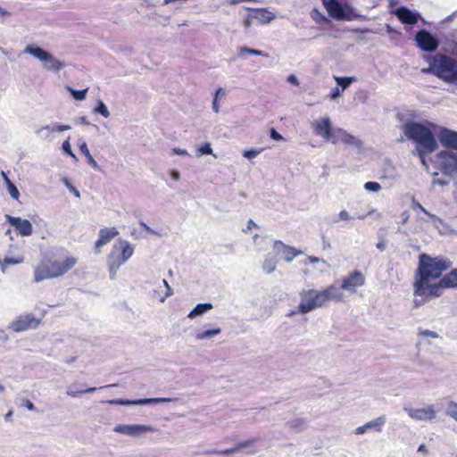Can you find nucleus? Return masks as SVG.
I'll use <instances>...</instances> for the list:
<instances>
[{
	"label": "nucleus",
	"instance_id": "6e6552de",
	"mask_svg": "<svg viewBox=\"0 0 457 457\" xmlns=\"http://www.w3.org/2000/svg\"><path fill=\"white\" fill-rule=\"evenodd\" d=\"M311 126L314 134L321 137L325 141H329L333 144L338 143V138L336 137V129H333L328 117L315 120L312 122Z\"/></svg>",
	"mask_w": 457,
	"mask_h": 457
},
{
	"label": "nucleus",
	"instance_id": "aec40b11",
	"mask_svg": "<svg viewBox=\"0 0 457 457\" xmlns=\"http://www.w3.org/2000/svg\"><path fill=\"white\" fill-rule=\"evenodd\" d=\"M274 248L277 249L278 251H280L284 259L287 261V262H291L293 261L296 256L300 255L303 253L302 251L300 250H297L296 248L293 247V246H290V245H287L286 244H284L282 241L280 240H276L274 242Z\"/></svg>",
	"mask_w": 457,
	"mask_h": 457
},
{
	"label": "nucleus",
	"instance_id": "6e6d98bb",
	"mask_svg": "<svg viewBox=\"0 0 457 457\" xmlns=\"http://www.w3.org/2000/svg\"><path fill=\"white\" fill-rule=\"evenodd\" d=\"M256 0H229L230 4H237L241 2H255Z\"/></svg>",
	"mask_w": 457,
	"mask_h": 457
},
{
	"label": "nucleus",
	"instance_id": "2eb2a0df",
	"mask_svg": "<svg viewBox=\"0 0 457 457\" xmlns=\"http://www.w3.org/2000/svg\"><path fill=\"white\" fill-rule=\"evenodd\" d=\"M5 218L21 236L29 237L32 234L33 228L29 220H23L20 217H12L11 215H6Z\"/></svg>",
	"mask_w": 457,
	"mask_h": 457
},
{
	"label": "nucleus",
	"instance_id": "20e7f679",
	"mask_svg": "<svg viewBox=\"0 0 457 457\" xmlns=\"http://www.w3.org/2000/svg\"><path fill=\"white\" fill-rule=\"evenodd\" d=\"M405 136L417 144V152L422 164L426 167L425 156L437 148L436 137L431 129L419 122H407L403 127Z\"/></svg>",
	"mask_w": 457,
	"mask_h": 457
},
{
	"label": "nucleus",
	"instance_id": "a19ab883",
	"mask_svg": "<svg viewBox=\"0 0 457 457\" xmlns=\"http://www.w3.org/2000/svg\"><path fill=\"white\" fill-rule=\"evenodd\" d=\"M270 137L276 141L283 139V137L273 128L270 129Z\"/></svg>",
	"mask_w": 457,
	"mask_h": 457
},
{
	"label": "nucleus",
	"instance_id": "bb28decb",
	"mask_svg": "<svg viewBox=\"0 0 457 457\" xmlns=\"http://www.w3.org/2000/svg\"><path fill=\"white\" fill-rule=\"evenodd\" d=\"M2 174H3V177L7 184V188H8L9 194L11 195V196L13 199L18 200L19 196H20V192H19L18 188L12 183V181L9 179V178L7 177V175L4 172H2Z\"/></svg>",
	"mask_w": 457,
	"mask_h": 457
},
{
	"label": "nucleus",
	"instance_id": "79ce46f5",
	"mask_svg": "<svg viewBox=\"0 0 457 457\" xmlns=\"http://www.w3.org/2000/svg\"><path fill=\"white\" fill-rule=\"evenodd\" d=\"M87 160V162L93 167V168H97L98 167V164L97 162H96V160L94 159V157L91 155L90 153H88V154H86L85 155Z\"/></svg>",
	"mask_w": 457,
	"mask_h": 457
},
{
	"label": "nucleus",
	"instance_id": "39448f33",
	"mask_svg": "<svg viewBox=\"0 0 457 457\" xmlns=\"http://www.w3.org/2000/svg\"><path fill=\"white\" fill-rule=\"evenodd\" d=\"M429 67L423 69L425 73H433L447 82L457 80V62L444 54H436L428 58Z\"/></svg>",
	"mask_w": 457,
	"mask_h": 457
},
{
	"label": "nucleus",
	"instance_id": "37998d69",
	"mask_svg": "<svg viewBox=\"0 0 457 457\" xmlns=\"http://www.w3.org/2000/svg\"><path fill=\"white\" fill-rule=\"evenodd\" d=\"M340 95H341V91H340V89H339L338 87H334V88L331 90L330 94H329V97H330L331 99H336V98L339 97V96H340Z\"/></svg>",
	"mask_w": 457,
	"mask_h": 457
},
{
	"label": "nucleus",
	"instance_id": "13d9d810",
	"mask_svg": "<svg viewBox=\"0 0 457 457\" xmlns=\"http://www.w3.org/2000/svg\"><path fill=\"white\" fill-rule=\"evenodd\" d=\"M415 205L417 208H419L424 213H426L428 215L429 214L428 212L420 203H417Z\"/></svg>",
	"mask_w": 457,
	"mask_h": 457
},
{
	"label": "nucleus",
	"instance_id": "603ef678",
	"mask_svg": "<svg viewBox=\"0 0 457 457\" xmlns=\"http://www.w3.org/2000/svg\"><path fill=\"white\" fill-rule=\"evenodd\" d=\"M212 109L215 112H220V105L218 104V99L214 98L212 102Z\"/></svg>",
	"mask_w": 457,
	"mask_h": 457
},
{
	"label": "nucleus",
	"instance_id": "f03ea898",
	"mask_svg": "<svg viewBox=\"0 0 457 457\" xmlns=\"http://www.w3.org/2000/svg\"><path fill=\"white\" fill-rule=\"evenodd\" d=\"M453 262L446 256H431L422 253L418 257V267L414 273L413 294L423 302L433 299V287L437 286L443 274L450 270Z\"/></svg>",
	"mask_w": 457,
	"mask_h": 457
},
{
	"label": "nucleus",
	"instance_id": "5fc2aeb1",
	"mask_svg": "<svg viewBox=\"0 0 457 457\" xmlns=\"http://www.w3.org/2000/svg\"><path fill=\"white\" fill-rule=\"evenodd\" d=\"M418 452L422 453L424 454H427L428 453V449H427L426 445L422 444V445H420L419 446Z\"/></svg>",
	"mask_w": 457,
	"mask_h": 457
},
{
	"label": "nucleus",
	"instance_id": "6ab92c4d",
	"mask_svg": "<svg viewBox=\"0 0 457 457\" xmlns=\"http://www.w3.org/2000/svg\"><path fill=\"white\" fill-rule=\"evenodd\" d=\"M408 414L416 420H432L436 418V411L432 405L426 408L409 409Z\"/></svg>",
	"mask_w": 457,
	"mask_h": 457
},
{
	"label": "nucleus",
	"instance_id": "a211bd4d",
	"mask_svg": "<svg viewBox=\"0 0 457 457\" xmlns=\"http://www.w3.org/2000/svg\"><path fill=\"white\" fill-rule=\"evenodd\" d=\"M395 14L403 24L414 25L420 19V14L411 11L405 6H401L395 11Z\"/></svg>",
	"mask_w": 457,
	"mask_h": 457
},
{
	"label": "nucleus",
	"instance_id": "052dcab7",
	"mask_svg": "<svg viewBox=\"0 0 457 457\" xmlns=\"http://www.w3.org/2000/svg\"><path fill=\"white\" fill-rule=\"evenodd\" d=\"M309 259L313 263L319 262V261H320L318 257H313V256H310Z\"/></svg>",
	"mask_w": 457,
	"mask_h": 457
},
{
	"label": "nucleus",
	"instance_id": "e2e57ef3",
	"mask_svg": "<svg viewBox=\"0 0 457 457\" xmlns=\"http://www.w3.org/2000/svg\"><path fill=\"white\" fill-rule=\"evenodd\" d=\"M253 21V20H248V16H247V17H246V19H245V25L246 27L250 26V24H251V21Z\"/></svg>",
	"mask_w": 457,
	"mask_h": 457
},
{
	"label": "nucleus",
	"instance_id": "c85d7f7f",
	"mask_svg": "<svg viewBox=\"0 0 457 457\" xmlns=\"http://www.w3.org/2000/svg\"><path fill=\"white\" fill-rule=\"evenodd\" d=\"M220 333V328H212V329H207V330H204L201 333H198L196 335V338L197 339H204V338H209V337H214L218 334Z\"/></svg>",
	"mask_w": 457,
	"mask_h": 457
},
{
	"label": "nucleus",
	"instance_id": "c756f323",
	"mask_svg": "<svg viewBox=\"0 0 457 457\" xmlns=\"http://www.w3.org/2000/svg\"><path fill=\"white\" fill-rule=\"evenodd\" d=\"M384 423H385V418L378 417V419L366 423V427H368V428H376L377 431H380Z\"/></svg>",
	"mask_w": 457,
	"mask_h": 457
},
{
	"label": "nucleus",
	"instance_id": "09e8293b",
	"mask_svg": "<svg viewBox=\"0 0 457 457\" xmlns=\"http://www.w3.org/2000/svg\"><path fill=\"white\" fill-rule=\"evenodd\" d=\"M340 220H347L350 219L348 212L345 210L341 211L338 214Z\"/></svg>",
	"mask_w": 457,
	"mask_h": 457
},
{
	"label": "nucleus",
	"instance_id": "bf43d9fd",
	"mask_svg": "<svg viewBox=\"0 0 457 457\" xmlns=\"http://www.w3.org/2000/svg\"><path fill=\"white\" fill-rule=\"evenodd\" d=\"M13 414V411L12 410H10L5 415H4V420L6 421L10 420Z\"/></svg>",
	"mask_w": 457,
	"mask_h": 457
},
{
	"label": "nucleus",
	"instance_id": "f8f14e48",
	"mask_svg": "<svg viewBox=\"0 0 457 457\" xmlns=\"http://www.w3.org/2000/svg\"><path fill=\"white\" fill-rule=\"evenodd\" d=\"M436 157L443 173L447 175L457 174V154L442 151Z\"/></svg>",
	"mask_w": 457,
	"mask_h": 457
},
{
	"label": "nucleus",
	"instance_id": "e433bc0d",
	"mask_svg": "<svg viewBox=\"0 0 457 457\" xmlns=\"http://www.w3.org/2000/svg\"><path fill=\"white\" fill-rule=\"evenodd\" d=\"M62 150L67 154H69L70 156H71L72 158L76 159V155L74 154V153L72 152L71 150V144L69 142V140H65L63 143H62Z\"/></svg>",
	"mask_w": 457,
	"mask_h": 457
},
{
	"label": "nucleus",
	"instance_id": "9d476101",
	"mask_svg": "<svg viewBox=\"0 0 457 457\" xmlns=\"http://www.w3.org/2000/svg\"><path fill=\"white\" fill-rule=\"evenodd\" d=\"M417 46L423 52H435L439 46V40L426 29L419 30L415 35Z\"/></svg>",
	"mask_w": 457,
	"mask_h": 457
},
{
	"label": "nucleus",
	"instance_id": "b1692460",
	"mask_svg": "<svg viewBox=\"0 0 457 457\" xmlns=\"http://www.w3.org/2000/svg\"><path fill=\"white\" fill-rule=\"evenodd\" d=\"M212 309V304L209 303H199L197 304L187 315L188 318L194 319L199 315L204 314V312Z\"/></svg>",
	"mask_w": 457,
	"mask_h": 457
},
{
	"label": "nucleus",
	"instance_id": "cd10ccee",
	"mask_svg": "<svg viewBox=\"0 0 457 457\" xmlns=\"http://www.w3.org/2000/svg\"><path fill=\"white\" fill-rule=\"evenodd\" d=\"M335 79L342 90L347 88L355 80L353 77H335Z\"/></svg>",
	"mask_w": 457,
	"mask_h": 457
},
{
	"label": "nucleus",
	"instance_id": "423d86ee",
	"mask_svg": "<svg viewBox=\"0 0 457 457\" xmlns=\"http://www.w3.org/2000/svg\"><path fill=\"white\" fill-rule=\"evenodd\" d=\"M134 249L126 240L115 244L107 257L108 270L111 278H115L117 271L133 254Z\"/></svg>",
	"mask_w": 457,
	"mask_h": 457
},
{
	"label": "nucleus",
	"instance_id": "864d4df0",
	"mask_svg": "<svg viewBox=\"0 0 457 457\" xmlns=\"http://www.w3.org/2000/svg\"><path fill=\"white\" fill-rule=\"evenodd\" d=\"M69 129H71L70 125H59L56 127L57 131H64V130H69Z\"/></svg>",
	"mask_w": 457,
	"mask_h": 457
},
{
	"label": "nucleus",
	"instance_id": "a18cd8bd",
	"mask_svg": "<svg viewBox=\"0 0 457 457\" xmlns=\"http://www.w3.org/2000/svg\"><path fill=\"white\" fill-rule=\"evenodd\" d=\"M79 151L84 155L88 154V153H90L86 142H83L79 145Z\"/></svg>",
	"mask_w": 457,
	"mask_h": 457
},
{
	"label": "nucleus",
	"instance_id": "ea45409f",
	"mask_svg": "<svg viewBox=\"0 0 457 457\" xmlns=\"http://www.w3.org/2000/svg\"><path fill=\"white\" fill-rule=\"evenodd\" d=\"M200 152L202 154H212V149L210 144L206 143L201 146Z\"/></svg>",
	"mask_w": 457,
	"mask_h": 457
},
{
	"label": "nucleus",
	"instance_id": "4d7b16f0",
	"mask_svg": "<svg viewBox=\"0 0 457 457\" xmlns=\"http://www.w3.org/2000/svg\"><path fill=\"white\" fill-rule=\"evenodd\" d=\"M368 428V427H366V424L361 426V427H359L357 429H356V433L357 434H362L366 431V429Z\"/></svg>",
	"mask_w": 457,
	"mask_h": 457
},
{
	"label": "nucleus",
	"instance_id": "2f4dec72",
	"mask_svg": "<svg viewBox=\"0 0 457 457\" xmlns=\"http://www.w3.org/2000/svg\"><path fill=\"white\" fill-rule=\"evenodd\" d=\"M96 390V387H89L87 389H82V390H77V391H74L72 389H69L67 391V395L71 396V397H78L79 395H81L83 394L93 393Z\"/></svg>",
	"mask_w": 457,
	"mask_h": 457
},
{
	"label": "nucleus",
	"instance_id": "7c9ffc66",
	"mask_svg": "<svg viewBox=\"0 0 457 457\" xmlns=\"http://www.w3.org/2000/svg\"><path fill=\"white\" fill-rule=\"evenodd\" d=\"M277 262L274 259H265L262 264V268L267 273H271L275 270Z\"/></svg>",
	"mask_w": 457,
	"mask_h": 457
},
{
	"label": "nucleus",
	"instance_id": "a878e982",
	"mask_svg": "<svg viewBox=\"0 0 457 457\" xmlns=\"http://www.w3.org/2000/svg\"><path fill=\"white\" fill-rule=\"evenodd\" d=\"M22 261H23L22 257H20V258L4 257L3 259L0 258V267H1L2 270L4 271L8 266L21 263V262H22Z\"/></svg>",
	"mask_w": 457,
	"mask_h": 457
},
{
	"label": "nucleus",
	"instance_id": "ddd939ff",
	"mask_svg": "<svg viewBox=\"0 0 457 457\" xmlns=\"http://www.w3.org/2000/svg\"><path fill=\"white\" fill-rule=\"evenodd\" d=\"M41 322L40 319L36 318L32 313H27L19 316L11 324V328L15 332H21L31 328H36Z\"/></svg>",
	"mask_w": 457,
	"mask_h": 457
},
{
	"label": "nucleus",
	"instance_id": "5701e85b",
	"mask_svg": "<svg viewBox=\"0 0 457 457\" xmlns=\"http://www.w3.org/2000/svg\"><path fill=\"white\" fill-rule=\"evenodd\" d=\"M439 139L443 145L457 150V132L450 129H443Z\"/></svg>",
	"mask_w": 457,
	"mask_h": 457
},
{
	"label": "nucleus",
	"instance_id": "774afa93",
	"mask_svg": "<svg viewBox=\"0 0 457 457\" xmlns=\"http://www.w3.org/2000/svg\"><path fill=\"white\" fill-rule=\"evenodd\" d=\"M74 191H75V193H76V195H78V196H79V191H77L76 189H74Z\"/></svg>",
	"mask_w": 457,
	"mask_h": 457
},
{
	"label": "nucleus",
	"instance_id": "0e129e2a",
	"mask_svg": "<svg viewBox=\"0 0 457 457\" xmlns=\"http://www.w3.org/2000/svg\"><path fill=\"white\" fill-rule=\"evenodd\" d=\"M172 176L174 177V179H179V172L178 171H172Z\"/></svg>",
	"mask_w": 457,
	"mask_h": 457
},
{
	"label": "nucleus",
	"instance_id": "412c9836",
	"mask_svg": "<svg viewBox=\"0 0 457 457\" xmlns=\"http://www.w3.org/2000/svg\"><path fill=\"white\" fill-rule=\"evenodd\" d=\"M251 14L248 15V20H256L262 24H266L274 20L275 15L263 8H248Z\"/></svg>",
	"mask_w": 457,
	"mask_h": 457
},
{
	"label": "nucleus",
	"instance_id": "338daca9",
	"mask_svg": "<svg viewBox=\"0 0 457 457\" xmlns=\"http://www.w3.org/2000/svg\"><path fill=\"white\" fill-rule=\"evenodd\" d=\"M163 283L165 284V286H166L168 288H170V287H169V285H168V282H167L166 280H163Z\"/></svg>",
	"mask_w": 457,
	"mask_h": 457
},
{
	"label": "nucleus",
	"instance_id": "f704fd0d",
	"mask_svg": "<svg viewBox=\"0 0 457 457\" xmlns=\"http://www.w3.org/2000/svg\"><path fill=\"white\" fill-rule=\"evenodd\" d=\"M96 112H99L101 115H103L104 118H108L110 116V112L108 111V108L103 102H99L97 107L96 108Z\"/></svg>",
	"mask_w": 457,
	"mask_h": 457
},
{
	"label": "nucleus",
	"instance_id": "4be33fe9",
	"mask_svg": "<svg viewBox=\"0 0 457 457\" xmlns=\"http://www.w3.org/2000/svg\"><path fill=\"white\" fill-rule=\"evenodd\" d=\"M255 442V439H250L246 441H243L238 443L235 447L225 449V450H208L204 453L211 455V454H219V455H228L231 453H235L237 452H239L240 450L251 446Z\"/></svg>",
	"mask_w": 457,
	"mask_h": 457
},
{
	"label": "nucleus",
	"instance_id": "f257e3e1",
	"mask_svg": "<svg viewBox=\"0 0 457 457\" xmlns=\"http://www.w3.org/2000/svg\"><path fill=\"white\" fill-rule=\"evenodd\" d=\"M366 282L364 274L358 270H354L342 278L340 287L329 285L322 290L309 289L300 293L301 302L295 312H292L290 315L296 312L305 314L315 309L321 308L329 301L341 303L345 301L343 291L355 294L357 289L363 287Z\"/></svg>",
	"mask_w": 457,
	"mask_h": 457
},
{
	"label": "nucleus",
	"instance_id": "4c0bfd02",
	"mask_svg": "<svg viewBox=\"0 0 457 457\" xmlns=\"http://www.w3.org/2000/svg\"><path fill=\"white\" fill-rule=\"evenodd\" d=\"M241 53H247L249 54H253V55H263L262 52L261 50H257V49H252V48H248L246 46H244L240 49Z\"/></svg>",
	"mask_w": 457,
	"mask_h": 457
},
{
	"label": "nucleus",
	"instance_id": "0eeeda50",
	"mask_svg": "<svg viewBox=\"0 0 457 457\" xmlns=\"http://www.w3.org/2000/svg\"><path fill=\"white\" fill-rule=\"evenodd\" d=\"M321 2L328 15L337 21H354L360 16L348 4H342L338 0H321Z\"/></svg>",
	"mask_w": 457,
	"mask_h": 457
},
{
	"label": "nucleus",
	"instance_id": "3c124183",
	"mask_svg": "<svg viewBox=\"0 0 457 457\" xmlns=\"http://www.w3.org/2000/svg\"><path fill=\"white\" fill-rule=\"evenodd\" d=\"M225 90L222 87L217 89L214 98L218 99L220 96H225Z\"/></svg>",
	"mask_w": 457,
	"mask_h": 457
},
{
	"label": "nucleus",
	"instance_id": "393cba45",
	"mask_svg": "<svg viewBox=\"0 0 457 457\" xmlns=\"http://www.w3.org/2000/svg\"><path fill=\"white\" fill-rule=\"evenodd\" d=\"M336 137L338 138V142H343L345 144H353L354 141V137L348 134L342 129H336Z\"/></svg>",
	"mask_w": 457,
	"mask_h": 457
},
{
	"label": "nucleus",
	"instance_id": "72a5a7b5",
	"mask_svg": "<svg viewBox=\"0 0 457 457\" xmlns=\"http://www.w3.org/2000/svg\"><path fill=\"white\" fill-rule=\"evenodd\" d=\"M364 188L367 190V191H371V192H378L381 189V186L379 183L378 182H374V181H368L364 184Z\"/></svg>",
	"mask_w": 457,
	"mask_h": 457
},
{
	"label": "nucleus",
	"instance_id": "58836bf2",
	"mask_svg": "<svg viewBox=\"0 0 457 457\" xmlns=\"http://www.w3.org/2000/svg\"><path fill=\"white\" fill-rule=\"evenodd\" d=\"M259 153H260V151H258V150L251 149V150L245 151L243 155L245 158L253 159V158L256 157L259 154Z\"/></svg>",
	"mask_w": 457,
	"mask_h": 457
},
{
	"label": "nucleus",
	"instance_id": "49530a36",
	"mask_svg": "<svg viewBox=\"0 0 457 457\" xmlns=\"http://www.w3.org/2000/svg\"><path fill=\"white\" fill-rule=\"evenodd\" d=\"M420 335H421L423 337H433V338L437 337V334L436 332L430 331V330L421 331V332H420Z\"/></svg>",
	"mask_w": 457,
	"mask_h": 457
},
{
	"label": "nucleus",
	"instance_id": "7ed1b4c3",
	"mask_svg": "<svg viewBox=\"0 0 457 457\" xmlns=\"http://www.w3.org/2000/svg\"><path fill=\"white\" fill-rule=\"evenodd\" d=\"M79 262L78 257L63 248L49 252L42 256L34 268V281L58 278L73 270Z\"/></svg>",
	"mask_w": 457,
	"mask_h": 457
},
{
	"label": "nucleus",
	"instance_id": "4468645a",
	"mask_svg": "<svg viewBox=\"0 0 457 457\" xmlns=\"http://www.w3.org/2000/svg\"><path fill=\"white\" fill-rule=\"evenodd\" d=\"M170 398L165 397H158V398H144V399H137V400H128V399H112L108 400L105 403L111 405H145L150 403H168L170 402Z\"/></svg>",
	"mask_w": 457,
	"mask_h": 457
},
{
	"label": "nucleus",
	"instance_id": "8fccbe9b",
	"mask_svg": "<svg viewBox=\"0 0 457 457\" xmlns=\"http://www.w3.org/2000/svg\"><path fill=\"white\" fill-rule=\"evenodd\" d=\"M256 227H257L256 223L253 220H249L248 222H247L246 229L245 230V232H247L248 230H251V229H253V228H254Z\"/></svg>",
	"mask_w": 457,
	"mask_h": 457
},
{
	"label": "nucleus",
	"instance_id": "69168bd1",
	"mask_svg": "<svg viewBox=\"0 0 457 457\" xmlns=\"http://www.w3.org/2000/svg\"><path fill=\"white\" fill-rule=\"evenodd\" d=\"M4 390V387L2 385H0V392H3Z\"/></svg>",
	"mask_w": 457,
	"mask_h": 457
},
{
	"label": "nucleus",
	"instance_id": "de8ad7c7",
	"mask_svg": "<svg viewBox=\"0 0 457 457\" xmlns=\"http://www.w3.org/2000/svg\"><path fill=\"white\" fill-rule=\"evenodd\" d=\"M287 81L295 86L299 85L298 79L294 74H291L287 77Z\"/></svg>",
	"mask_w": 457,
	"mask_h": 457
},
{
	"label": "nucleus",
	"instance_id": "c03bdc74",
	"mask_svg": "<svg viewBox=\"0 0 457 457\" xmlns=\"http://www.w3.org/2000/svg\"><path fill=\"white\" fill-rule=\"evenodd\" d=\"M23 405L29 411H34L36 409L35 405L33 404V403L29 400V399H24L23 400Z\"/></svg>",
	"mask_w": 457,
	"mask_h": 457
},
{
	"label": "nucleus",
	"instance_id": "473e14b6",
	"mask_svg": "<svg viewBox=\"0 0 457 457\" xmlns=\"http://www.w3.org/2000/svg\"><path fill=\"white\" fill-rule=\"evenodd\" d=\"M87 90H88L87 88L83 89V90L71 89V93L72 96L74 97V99H76L78 101H81L86 98Z\"/></svg>",
	"mask_w": 457,
	"mask_h": 457
},
{
	"label": "nucleus",
	"instance_id": "f3484780",
	"mask_svg": "<svg viewBox=\"0 0 457 457\" xmlns=\"http://www.w3.org/2000/svg\"><path fill=\"white\" fill-rule=\"evenodd\" d=\"M119 235V231L116 228H104L99 230V237L95 243V251L99 253L104 245L112 241L115 237Z\"/></svg>",
	"mask_w": 457,
	"mask_h": 457
},
{
	"label": "nucleus",
	"instance_id": "680f3d73",
	"mask_svg": "<svg viewBox=\"0 0 457 457\" xmlns=\"http://www.w3.org/2000/svg\"><path fill=\"white\" fill-rule=\"evenodd\" d=\"M0 14L4 16V15H9V12L6 10L0 7Z\"/></svg>",
	"mask_w": 457,
	"mask_h": 457
},
{
	"label": "nucleus",
	"instance_id": "9b49d317",
	"mask_svg": "<svg viewBox=\"0 0 457 457\" xmlns=\"http://www.w3.org/2000/svg\"><path fill=\"white\" fill-rule=\"evenodd\" d=\"M457 288V268L452 269L448 273L443 274L437 281V286L433 287L435 293L433 298L440 297L445 289Z\"/></svg>",
	"mask_w": 457,
	"mask_h": 457
},
{
	"label": "nucleus",
	"instance_id": "c9c22d12",
	"mask_svg": "<svg viewBox=\"0 0 457 457\" xmlns=\"http://www.w3.org/2000/svg\"><path fill=\"white\" fill-rule=\"evenodd\" d=\"M448 414L457 421V403H455V402L449 403Z\"/></svg>",
	"mask_w": 457,
	"mask_h": 457
},
{
	"label": "nucleus",
	"instance_id": "dca6fc26",
	"mask_svg": "<svg viewBox=\"0 0 457 457\" xmlns=\"http://www.w3.org/2000/svg\"><path fill=\"white\" fill-rule=\"evenodd\" d=\"M114 432L130 436H137L146 432L154 431V428L145 425H121L119 424L113 428Z\"/></svg>",
	"mask_w": 457,
	"mask_h": 457
},
{
	"label": "nucleus",
	"instance_id": "1a4fd4ad",
	"mask_svg": "<svg viewBox=\"0 0 457 457\" xmlns=\"http://www.w3.org/2000/svg\"><path fill=\"white\" fill-rule=\"evenodd\" d=\"M24 52L31 54L32 56H34L35 58L38 59L43 62H48L49 64L46 65V68L49 70L57 71L63 67V64L60 61L54 58L51 54L45 51L39 46L34 45H28L25 47Z\"/></svg>",
	"mask_w": 457,
	"mask_h": 457
}]
</instances>
